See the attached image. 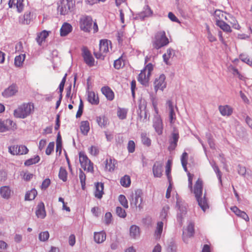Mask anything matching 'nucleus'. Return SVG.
I'll use <instances>...</instances> for the list:
<instances>
[{
  "label": "nucleus",
  "instance_id": "20e7f679",
  "mask_svg": "<svg viewBox=\"0 0 252 252\" xmlns=\"http://www.w3.org/2000/svg\"><path fill=\"white\" fill-rule=\"evenodd\" d=\"M33 110V103H23L14 110V116L16 118L24 119L29 116Z\"/></svg>",
  "mask_w": 252,
  "mask_h": 252
},
{
  "label": "nucleus",
  "instance_id": "f3484780",
  "mask_svg": "<svg viewBox=\"0 0 252 252\" xmlns=\"http://www.w3.org/2000/svg\"><path fill=\"white\" fill-rule=\"evenodd\" d=\"M179 138L178 131L174 128L173 131L171 134V137L170 139V146L169 148L174 149L177 145V142Z\"/></svg>",
  "mask_w": 252,
  "mask_h": 252
},
{
  "label": "nucleus",
  "instance_id": "c9c22d12",
  "mask_svg": "<svg viewBox=\"0 0 252 252\" xmlns=\"http://www.w3.org/2000/svg\"><path fill=\"white\" fill-rule=\"evenodd\" d=\"M216 25L219 27L224 32H231V30L230 25L226 23L225 21H218L216 23Z\"/></svg>",
  "mask_w": 252,
  "mask_h": 252
},
{
  "label": "nucleus",
  "instance_id": "f704fd0d",
  "mask_svg": "<svg viewBox=\"0 0 252 252\" xmlns=\"http://www.w3.org/2000/svg\"><path fill=\"white\" fill-rule=\"evenodd\" d=\"M0 193L3 198L8 199L10 196L11 190L8 186H3L0 189Z\"/></svg>",
  "mask_w": 252,
  "mask_h": 252
},
{
  "label": "nucleus",
  "instance_id": "864d4df0",
  "mask_svg": "<svg viewBox=\"0 0 252 252\" xmlns=\"http://www.w3.org/2000/svg\"><path fill=\"white\" fill-rule=\"evenodd\" d=\"M55 143L54 142H51L49 143L46 149L45 153L47 155H50L54 151Z\"/></svg>",
  "mask_w": 252,
  "mask_h": 252
},
{
  "label": "nucleus",
  "instance_id": "a878e982",
  "mask_svg": "<svg viewBox=\"0 0 252 252\" xmlns=\"http://www.w3.org/2000/svg\"><path fill=\"white\" fill-rule=\"evenodd\" d=\"M153 172L155 177H161L162 175V164L159 162H156L153 167Z\"/></svg>",
  "mask_w": 252,
  "mask_h": 252
},
{
  "label": "nucleus",
  "instance_id": "aec40b11",
  "mask_svg": "<svg viewBox=\"0 0 252 252\" xmlns=\"http://www.w3.org/2000/svg\"><path fill=\"white\" fill-rule=\"evenodd\" d=\"M153 126L158 135H161L162 133L163 124L162 120L160 118L157 117L155 119Z\"/></svg>",
  "mask_w": 252,
  "mask_h": 252
},
{
  "label": "nucleus",
  "instance_id": "3c124183",
  "mask_svg": "<svg viewBox=\"0 0 252 252\" xmlns=\"http://www.w3.org/2000/svg\"><path fill=\"white\" fill-rule=\"evenodd\" d=\"M124 65V62L123 60L120 58L117 60H115L114 63V66L116 69H119L121 68Z\"/></svg>",
  "mask_w": 252,
  "mask_h": 252
},
{
  "label": "nucleus",
  "instance_id": "5701e85b",
  "mask_svg": "<svg viewBox=\"0 0 252 252\" xmlns=\"http://www.w3.org/2000/svg\"><path fill=\"white\" fill-rule=\"evenodd\" d=\"M17 92V88L15 85H12L2 93L3 96L8 97L13 96Z\"/></svg>",
  "mask_w": 252,
  "mask_h": 252
},
{
  "label": "nucleus",
  "instance_id": "dca6fc26",
  "mask_svg": "<svg viewBox=\"0 0 252 252\" xmlns=\"http://www.w3.org/2000/svg\"><path fill=\"white\" fill-rule=\"evenodd\" d=\"M117 161L114 158L109 157L105 161V169L109 172L113 171L116 167Z\"/></svg>",
  "mask_w": 252,
  "mask_h": 252
},
{
  "label": "nucleus",
  "instance_id": "69168bd1",
  "mask_svg": "<svg viewBox=\"0 0 252 252\" xmlns=\"http://www.w3.org/2000/svg\"><path fill=\"white\" fill-rule=\"evenodd\" d=\"M33 176V175L32 174L28 172H26L24 173L23 178L24 180L26 181H29L32 178Z\"/></svg>",
  "mask_w": 252,
  "mask_h": 252
},
{
  "label": "nucleus",
  "instance_id": "72a5a7b5",
  "mask_svg": "<svg viewBox=\"0 0 252 252\" xmlns=\"http://www.w3.org/2000/svg\"><path fill=\"white\" fill-rule=\"evenodd\" d=\"M6 131L8 130H14L17 129V125L12 120L7 119L5 121Z\"/></svg>",
  "mask_w": 252,
  "mask_h": 252
},
{
  "label": "nucleus",
  "instance_id": "79ce46f5",
  "mask_svg": "<svg viewBox=\"0 0 252 252\" xmlns=\"http://www.w3.org/2000/svg\"><path fill=\"white\" fill-rule=\"evenodd\" d=\"M127 110L125 108H118L117 110V116L120 119L123 120L126 118Z\"/></svg>",
  "mask_w": 252,
  "mask_h": 252
},
{
  "label": "nucleus",
  "instance_id": "49530a36",
  "mask_svg": "<svg viewBox=\"0 0 252 252\" xmlns=\"http://www.w3.org/2000/svg\"><path fill=\"white\" fill-rule=\"evenodd\" d=\"M67 172L65 169L61 167L59 173V177L60 179L62 180L63 182L67 180Z\"/></svg>",
  "mask_w": 252,
  "mask_h": 252
},
{
  "label": "nucleus",
  "instance_id": "338daca9",
  "mask_svg": "<svg viewBox=\"0 0 252 252\" xmlns=\"http://www.w3.org/2000/svg\"><path fill=\"white\" fill-rule=\"evenodd\" d=\"M169 119L171 124L174 123V121L176 119V115L174 110L169 111Z\"/></svg>",
  "mask_w": 252,
  "mask_h": 252
},
{
  "label": "nucleus",
  "instance_id": "5fc2aeb1",
  "mask_svg": "<svg viewBox=\"0 0 252 252\" xmlns=\"http://www.w3.org/2000/svg\"><path fill=\"white\" fill-rule=\"evenodd\" d=\"M49 234L48 231L41 232L39 234V239L41 241H45L48 239Z\"/></svg>",
  "mask_w": 252,
  "mask_h": 252
},
{
  "label": "nucleus",
  "instance_id": "ea45409f",
  "mask_svg": "<svg viewBox=\"0 0 252 252\" xmlns=\"http://www.w3.org/2000/svg\"><path fill=\"white\" fill-rule=\"evenodd\" d=\"M121 184L124 187H128L131 183L130 178L128 175H125L120 180Z\"/></svg>",
  "mask_w": 252,
  "mask_h": 252
},
{
  "label": "nucleus",
  "instance_id": "4d7b16f0",
  "mask_svg": "<svg viewBox=\"0 0 252 252\" xmlns=\"http://www.w3.org/2000/svg\"><path fill=\"white\" fill-rule=\"evenodd\" d=\"M187 175L188 177V188L190 190H192V180L194 175L191 174L189 172H188Z\"/></svg>",
  "mask_w": 252,
  "mask_h": 252
},
{
  "label": "nucleus",
  "instance_id": "4be33fe9",
  "mask_svg": "<svg viewBox=\"0 0 252 252\" xmlns=\"http://www.w3.org/2000/svg\"><path fill=\"white\" fill-rule=\"evenodd\" d=\"M101 91L108 100L111 101L114 99V93L110 88L108 86L103 87L101 88Z\"/></svg>",
  "mask_w": 252,
  "mask_h": 252
},
{
  "label": "nucleus",
  "instance_id": "473e14b6",
  "mask_svg": "<svg viewBox=\"0 0 252 252\" xmlns=\"http://www.w3.org/2000/svg\"><path fill=\"white\" fill-rule=\"evenodd\" d=\"M90 129V124L88 121H84L81 122L80 130L82 134L87 135Z\"/></svg>",
  "mask_w": 252,
  "mask_h": 252
},
{
  "label": "nucleus",
  "instance_id": "f8f14e48",
  "mask_svg": "<svg viewBox=\"0 0 252 252\" xmlns=\"http://www.w3.org/2000/svg\"><path fill=\"white\" fill-rule=\"evenodd\" d=\"M8 5L10 8L16 9L18 12H21L25 6L24 0H9Z\"/></svg>",
  "mask_w": 252,
  "mask_h": 252
},
{
  "label": "nucleus",
  "instance_id": "ddd939ff",
  "mask_svg": "<svg viewBox=\"0 0 252 252\" xmlns=\"http://www.w3.org/2000/svg\"><path fill=\"white\" fill-rule=\"evenodd\" d=\"M165 77L164 75H160L158 78H156L154 82L155 89L156 91L158 90H162L166 87L165 82Z\"/></svg>",
  "mask_w": 252,
  "mask_h": 252
},
{
  "label": "nucleus",
  "instance_id": "0e129e2a",
  "mask_svg": "<svg viewBox=\"0 0 252 252\" xmlns=\"http://www.w3.org/2000/svg\"><path fill=\"white\" fill-rule=\"evenodd\" d=\"M207 37L211 42L217 40L216 38L212 34L208 27H207Z\"/></svg>",
  "mask_w": 252,
  "mask_h": 252
},
{
  "label": "nucleus",
  "instance_id": "37998d69",
  "mask_svg": "<svg viewBox=\"0 0 252 252\" xmlns=\"http://www.w3.org/2000/svg\"><path fill=\"white\" fill-rule=\"evenodd\" d=\"M79 177L81 184L82 189L84 190L86 188L85 186L86 177L85 173L83 172V171L81 169H80L79 170Z\"/></svg>",
  "mask_w": 252,
  "mask_h": 252
},
{
  "label": "nucleus",
  "instance_id": "c03bdc74",
  "mask_svg": "<svg viewBox=\"0 0 252 252\" xmlns=\"http://www.w3.org/2000/svg\"><path fill=\"white\" fill-rule=\"evenodd\" d=\"M142 143L147 147H149L151 144V139L147 136V134L142 133L141 135Z\"/></svg>",
  "mask_w": 252,
  "mask_h": 252
},
{
  "label": "nucleus",
  "instance_id": "774afa93",
  "mask_svg": "<svg viewBox=\"0 0 252 252\" xmlns=\"http://www.w3.org/2000/svg\"><path fill=\"white\" fill-rule=\"evenodd\" d=\"M168 18L173 22H179L178 19L176 16L171 12L168 13Z\"/></svg>",
  "mask_w": 252,
  "mask_h": 252
},
{
  "label": "nucleus",
  "instance_id": "a19ab883",
  "mask_svg": "<svg viewBox=\"0 0 252 252\" xmlns=\"http://www.w3.org/2000/svg\"><path fill=\"white\" fill-rule=\"evenodd\" d=\"M39 160L40 157L36 155L32 158H31L30 159L26 160L24 162V164L25 166H30L32 164H35L38 162Z\"/></svg>",
  "mask_w": 252,
  "mask_h": 252
},
{
  "label": "nucleus",
  "instance_id": "a18cd8bd",
  "mask_svg": "<svg viewBox=\"0 0 252 252\" xmlns=\"http://www.w3.org/2000/svg\"><path fill=\"white\" fill-rule=\"evenodd\" d=\"M171 161L168 160L166 165V170L165 173L167 177L168 180L169 182H171Z\"/></svg>",
  "mask_w": 252,
  "mask_h": 252
},
{
  "label": "nucleus",
  "instance_id": "4468645a",
  "mask_svg": "<svg viewBox=\"0 0 252 252\" xmlns=\"http://www.w3.org/2000/svg\"><path fill=\"white\" fill-rule=\"evenodd\" d=\"M94 186V195L97 199H100L104 194V184L97 182L95 183Z\"/></svg>",
  "mask_w": 252,
  "mask_h": 252
},
{
  "label": "nucleus",
  "instance_id": "412c9836",
  "mask_svg": "<svg viewBox=\"0 0 252 252\" xmlns=\"http://www.w3.org/2000/svg\"><path fill=\"white\" fill-rule=\"evenodd\" d=\"M35 214L38 218L44 219L46 217V214L45 210V206L42 202H40L38 204Z\"/></svg>",
  "mask_w": 252,
  "mask_h": 252
},
{
  "label": "nucleus",
  "instance_id": "58836bf2",
  "mask_svg": "<svg viewBox=\"0 0 252 252\" xmlns=\"http://www.w3.org/2000/svg\"><path fill=\"white\" fill-rule=\"evenodd\" d=\"M25 59V55L22 54L16 56L15 58L14 63L16 66L20 67L22 65Z\"/></svg>",
  "mask_w": 252,
  "mask_h": 252
},
{
  "label": "nucleus",
  "instance_id": "a211bd4d",
  "mask_svg": "<svg viewBox=\"0 0 252 252\" xmlns=\"http://www.w3.org/2000/svg\"><path fill=\"white\" fill-rule=\"evenodd\" d=\"M72 31V27L68 23L64 22L60 29V35L61 36H65Z\"/></svg>",
  "mask_w": 252,
  "mask_h": 252
},
{
  "label": "nucleus",
  "instance_id": "e2e57ef3",
  "mask_svg": "<svg viewBox=\"0 0 252 252\" xmlns=\"http://www.w3.org/2000/svg\"><path fill=\"white\" fill-rule=\"evenodd\" d=\"M188 154L186 152L183 153L181 159L182 164H184L185 165V164H188Z\"/></svg>",
  "mask_w": 252,
  "mask_h": 252
},
{
  "label": "nucleus",
  "instance_id": "2eb2a0df",
  "mask_svg": "<svg viewBox=\"0 0 252 252\" xmlns=\"http://www.w3.org/2000/svg\"><path fill=\"white\" fill-rule=\"evenodd\" d=\"M153 15V10L148 5L145 6L143 10L138 14V17L141 20H143L145 18L152 16Z\"/></svg>",
  "mask_w": 252,
  "mask_h": 252
},
{
  "label": "nucleus",
  "instance_id": "6e6552de",
  "mask_svg": "<svg viewBox=\"0 0 252 252\" xmlns=\"http://www.w3.org/2000/svg\"><path fill=\"white\" fill-rule=\"evenodd\" d=\"M79 162L81 167L88 172H94L93 163L89 159L87 155L83 152L79 154Z\"/></svg>",
  "mask_w": 252,
  "mask_h": 252
},
{
  "label": "nucleus",
  "instance_id": "bb28decb",
  "mask_svg": "<svg viewBox=\"0 0 252 252\" xmlns=\"http://www.w3.org/2000/svg\"><path fill=\"white\" fill-rule=\"evenodd\" d=\"M228 14L223 12L222 11L217 10L214 13V17L216 19V23L218 21H225Z\"/></svg>",
  "mask_w": 252,
  "mask_h": 252
},
{
  "label": "nucleus",
  "instance_id": "7c9ffc66",
  "mask_svg": "<svg viewBox=\"0 0 252 252\" xmlns=\"http://www.w3.org/2000/svg\"><path fill=\"white\" fill-rule=\"evenodd\" d=\"M225 21L227 22L228 24L231 25L232 27L235 29L238 30L240 28V26L238 24L235 18L229 14L227 16Z\"/></svg>",
  "mask_w": 252,
  "mask_h": 252
},
{
  "label": "nucleus",
  "instance_id": "c85d7f7f",
  "mask_svg": "<svg viewBox=\"0 0 252 252\" xmlns=\"http://www.w3.org/2000/svg\"><path fill=\"white\" fill-rule=\"evenodd\" d=\"M48 32L44 30L40 32L37 36L36 40L38 43V45H41L43 42L45 41L46 38L48 36Z\"/></svg>",
  "mask_w": 252,
  "mask_h": 252
},
{
  "label": "nucleus",
  "instance_id": "de8ad7c7",
  "mask_svg": "<svg viewBox=\"0 0 252 252\" xmlns=\"http://www.w3.org/2000/svg\"><path fill=\"white\" fill-rule=\"evenodd\" d=\"M172 51V49L169 48L167 50L166 53L163 55V60L166 64H168V61L171 57Z\"/></svg>",
  "mask_w": 252,
  "mask_h": 252
},
{
  "label": "nucleus",
  "instance_id": "39448f33",
  "mask_svg": "<svg viewBox=\"0 0 252 252\" xmlns=\"http://www.w3.org/2000/svg\"><path fill=\"white\" fill-rule=\"evenodd\" d=\"M111 41L106 39H101L99 41V51L94 50V54L97 59H104V57L109 51L111 47Z\"/></svg>",
  "mask_w": 252,
  "mask_h": 252
},
{
  "label": "nucleus",
  "instance_id": "680f3d73",
  "mask_svg": "<svg viewBox=\"0 0 252 252\" xmlns=\"http://www.w3.org/2000/svg\"><path fill=\"white\" fill-rule=\"evenodd\" d=\"M66 76H67V74H65L64 76L62 79V80L60 84V85H59V91H60V93L61 94H62V93L63 92L64 84H65V81H66Z\"/></svg>",
  "mask_w": 252,
  "mask_h": 252
},
{
  "label": "nucleus",
  "instance_id": "09e8293b",
  "mask_svg": "<svg viewBox=\"0 0 252 252\" xmlns=\"http://www.w3.org/2000/svg\"><path fill=\"white\" fill-rule=\"evenodd\" d=\"M119 201L121 204L125 208H127L128 207V202L127 200L124 195H120L119 196Z\"/></svg>",
  "mask_w": 252,
  "mask_h": 252
},
{
  "label": "nucleus",
  "instance_id": "bf43d9fd",
  "mask_svg": "<svg viewBox=\"0 0 252 252\" xmlns=\"http://www.w3.org/2000/svg\"><path fill=\"white\" fill-rule=\"evenodd\" d=\"M51 181L48 178L45 179L42 183L41 186V189H46L50 185Z\"/></svg>",
  "mask_w": 252,
  "mask_h": 252
},
{
  "label": "nucleus",
  "instance_id": "e433bc0d",
  "mask_svg": "<svg viewBox=\"0 0 252 252\" xmlns=\"http://www.w3.org/2000/svg\"><path fill=\"white\" fill-rule=\"evenodd\" d=\"M37 194V191L35 189H32L30 191L27 192L25 195V199L26 200H33Z\"/></svg>",
  "mask_w": 252,
  "mask_h": 252
},
{
  "label": "nucleus",
  "instance_id": "4c0bfd02",
  "mask_svg": "<svg viewBox=\"0 0 252 252\" xmlns=\"http://www.w3.org/2000/svg\"><path fill=\"white\" fill-rule=\"evenodd\" d=\"M130 235L133 238H136L139 236V228L136 225H132L130 228Z\"/></svg>",
  "mask_w": 252,
  "mask_h": 252
},
{
  "label": "nucleus",
  "instance_id": "2f4dec72",
  "mask_svg": "<svg viewBox=\"0 0 252 252\" xmlns=\"http://www.w3.org/2000/svg\"><path fill=\"white\" fill-rule=\"evenodd\" d=\"M163 223L162 221H159L157 223L154 234L155 238L156 240L160 239L163 230Z\"/></svg>",
  "mask_w": 252,
  "mask_h": 252
},
{
  "label": "nucleus",
  "instance_id": "c756f323",
  "mask_svg": "<svg viewBox=\"0 0 252 252\" xmlns=\"http://www.w3.org/2000/svg\"><path fill=\"white\" fill-rule=\"evenodd\" d=\"M32 19V15L31 12L27 11L25 13L24 15L20 18V22L22 24H29Z\"/></svg>",
  "mask_w": 252,
  "mask_h": 252
},
{
  "label": "nucleus",
  "instance_id": "052dcab7",
  "mask_svg": "<svg viewBox=\"0 0 252 252\" xmlns=\"http://www.w3.org/2000/svg\"><path fill=\"white\" fill-rule=\"evenodd\" d=\"M89 153L91 155L95 156L98 155L99 151L96 147L92 146L89 149Z\"/></svg>",
  "mask_w": 252,
  "mask_h": 252
},
{
  "label": "nucleus",
  "instance_id": "423d86ee",
  "mask_svg": "<svg viewBox=\"0 0 252 252\" xmlns=\"http://www.w3.org/2000/svg\"><path fill=\"white\" fill-rule=\"evenodd\" d=\"M75 6L74 0H61L58 11L61 15H65L71 12Z\"/></svg>",
  "mask_w": 252,
  "mask_h": 252
},
{
  "label": "nucleus",
  "instance_id": "6e6d98bb",
  "mask_svg": "<svg viewBox=\"0 0 252 252\" xmlns=\"http://www.w3.org/2000/svg\"><path fill=\"white\" fill-rule=\"evenodd\" d=\"M135 148V144L133 140H130L127 144V150L129 153H132L134 152Z\"/></svg>",
  "mask_w": 252,
  "mask_h": 252
},
{
  "label": "nucleus",
  "instance_id": "b1692460",
  "mask_svg": "<svg viewBox=\"0 0 252 252\" xmlns=\"http://www.w3.org/2000/svg\"><path fill=\"white\" fill-rule=\"evenodd\" d=\"M106 233L103 231L98 232H94V240L98 244H100L103 242L106 239Z\"/></svg>",
  "mask_w": 252,
  "mask_h": 252
},
{
  "label": "nucleus",
  "instance_id": "f03ea898",
  "mask_svg": "<svg viewBox=\"0 0 252 252\" xmlns=\"http://www.w3.org/2000/svg\"><path fill=\"white\" fill-rule=\"evenodd\" d=\"M79 27L81 31L85 32H90L93 30V33H96L98 31L97 23L95 22L93 23L92 18L89 16H83L80 18Z\"/></svg>",
  "mask_w": 252,
  "mask_h": 252
},
{
  "label": "nucleus",
  "instance_id": "9d476101",
  "mask_svg": "<svg viewBox=\"0 0 252 252\" xmlns=\"http://www.w3.org/2000/svg\"><path fill=\"white\" fill-rule=\"evenodd\" d=\"M8 151L9 153L13 155H26L29 152L28 149L25 145H14L10 146L8 148Z\"/></svg>",
  "mask_w": 252,
  "mask_h": 252
},
{
  "label": "nucleus",
  "instance_id": "8fccbe9b",
  "mask_svg": "<svg viewBox=\"0 0 252 252\" xmlns=\"http://www.w3.org/2000/svg\"><path fill=\"white\" fill-rule=\"evenodd\" d=\"M116 212L117 215L121 218H125L126 216L125 210L120 207H117L116 208Z\"/></svg>",
  "mask_w": 252,
  "mask_h": 252
},
{
  "label": "nucleus",
  "instance_id": "cd10ccee",
  "mask_svg": "<svg viewBox=\"0 0 252 252\" xmlns=\"http://www.w3.org/2000/svg\"><path fill=\"white\" fill-rule=\"evenodd\" d=\"M88 100L92 104L97 105L99 100L97 95L94 92H89L88 95Z\"/></svg>",
  "mask_w": 252,
  "mask_h": 252
},
{
  "label": "nucleus",
  "instance_id": "7ed1b4c3",
  "mask_svg": "<svg viewBox=\"0 0 252 252\" xmlns=\"http://www.w3.org/2000/svg\"><path fill=\"white\" fill-rule=\"evenodd\" d=\"M169 43V39L164 31H159L156 32L152 40L153 48L157 50L167 45Z\"/></svg>",
  "mask_w": 252,
  "mask_h": 252
},
{
  "label": "nucleus",
  "instance_id": "603ef678",
  "mask_svg": "<svg viewBox=\"0 0 252 252\" xmlns=\"http://www.w3.org/2000/svg\"><path fill=\"white\" fill-rule=\"evenodd\" d=\"M187 231L189 237L193 236L194 233V224L192 222H190L187 227Z\"/></svg>",
  "mask_w": 252,
  "mask_h": 252
},
{
  "label": "nucleus",
  "instance_id": "1a4fd4ad",
  "mask_svg": "<svg viewBox=\"0 0 252 252\" xmlns=\"http://www.w3.org/2000/svg\"><path fill=\"white\" fill-rule=\"evenodd\" d=\"M142 192L141 190H136L132 196L131 204H133L136 207L141 209L143 208Z\"/></svg>",
  "mask_w": 252,
  "mask_h": 252
},
{
  "label": "nucleus",
  "instance_id": "0eeeda50",
  "mask_svg": "<svg viewBox=\"0 0 252 252\" xmlns=\"http://www.w3.org/2000/svg\"><path fill=\"white\" fill-rule=\"evenodd\" d=\"M153 70V65L151 63H148L144 68L141 70L138 75V81L142 85H146L148 84L151 75V72Z\"/></svg>",
  "mask_w": 252,
  "mask_h": 252
},
{
  "label": "nucleus",
  "instance_id": "f257e3e1",
  "mask_svg": "<svg viewBox=\"0 0 252 252\" xmlns=\"http://www.w3.org/2000/svg\"><path fill=\"white\" fill-rule=\"evenodd\" d=\"M203 181L201 178H198L195 183L192 187V191L195 195L198 205L203 211L209 208L208 201L206 197V193H204L203 197H202L203 194Z\"/></svg>",
  "mask_w": 252,
  "mask_h": 252
},
{
  "label": "nucleus",
  "instance_id": "6ab92c4d",
  "mask_svg": "<svg viewBox=\"0 0 252 252\" xmlns=\"http://www.w3.org/2000/svg\"><path fill=\"white\" fill-rule=\"evenodd\" d=\"M219 110L223 116H229L233 113V108L228 105H220Z\"/></svg>",
  "mask_w": 252,
  "mask_h": 252
},
{
  "label": "nucleus",
  "instance_id": "393cba45",
  "mask_svg": "<svg viewBox=\"0 0 252 252\" xmlns=\"http://www.w3.org/2000/svg\"><path fill=\"white\" fill-rule=\"evenodd\" d=\"M95 120L101 127H105L109 124L108 119L104 115L96 116Z\"/></svg>",
  "mask_w": 252,
  "mask_h": 252
},
{
  "label": "nucleus",
  "instance_id": "13d9d810",
  "mask_svg": "<svg viewBox=\"0 0 252 252\" xmlns=\"http://www.w3.org/2000/svg\"><path fill=\"white\" fill-rule=\"evenodd\" d=\"M112 215L110 212H107L105 214L104 217V221L106 224H109L112 221Z\"/></svg>",
  "mask_w": 252,
  "mask_h": 252
},
{
  "label": "nucleus",
  "instance_id": "9b49d317",
  "mask_svg": "<svg viewBox=\"0 0 252 252\" xmlns=\"http://www.w3.org/2000/svg\"><path fill=\"white\" fill-rule=\"evenodd\" d=\"M82 56L84 62L89 66H93L94 65V60L93 57L90 51L86 47L82 49Z\"/></svg>",
  "mask_w": 252,
  "mask_h": 252
}]
</instances>
